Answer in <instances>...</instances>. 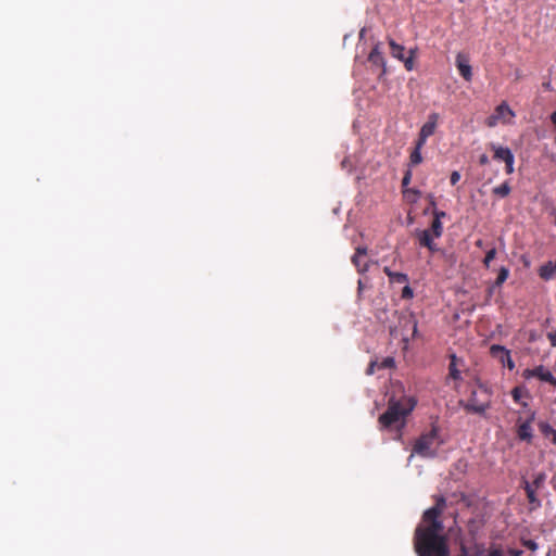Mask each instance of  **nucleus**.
I'll return each mask as SVG.
<instances>
[{"instance_id":"f257e3e1","label":"nucleus","mask_w":556,"mask_h":556,"mask_svg":"<svg viewBox=\"0 0 556 556\" xmlns=\"http://www.w3.org/2000/svg\"><path fill=\"white\" fill-rule=\"evenodd\" d=\"M445 506V498L439 496L434 506L425 510L422 523L414 534V547L418 556H450L447 538L443 534L444 526L440 519Z\"/></svg>"},{"instance_id":"f03ea898","label":"nucleus","mask_w":556,"mask_h":556,"mask_svg":"<svg viewBox=\"0 0 556 556\" xmlns=\"http://www.w3.org/2000/svg\"><path fill=\"white\" fill-rule=\"evenodd\" d=\"M417 399L410 395H402L396 399L390 396L388 407L378 418L380 429H390L392 427L402 430L406 424V417L415 409Z\"/></svg>"},{"instance_id":"7ed1b4c3","label":"nucleus","mask_w":556,"mask_h":556,"mask_svg":"<svg viewBox=\"0 0 556 556\" xmlns=\"http://www.w3.org/2000/svg\"><path fill=\"white\" fill-rule=\"evenodd\" d=\"M460 405L468 413L484 415L491 406L490 393L486 388L480 387V392L473 390L467 402H460Z\"/></svg>"},{"instance_id":"20e7f679","label":"nucleus","mask_w":556,"mask_h":556,"mask_svg":"<svg viewBox=\"0 0 556 556\" xmlns=\"http://www.w3.org/2000/svg\"><path fill=\"white\" fill-rule=\"evenodd\" d=\"M439 437V427L437 425H432L431 430L427 433H422L414 443L413 446V453L410 454L409 458L414 456V454H417L420 457L427 458V457H433L434 451L432 450V446L435 442V440Z\"/></svg>"},{"instance_id":"39448f33","label":"nucleus","mask_w":556,"mask_h":556,"mask_svg":"<svg viewBox=\"0 0 556 556\" xmlns=\"http://www.w3.org/2000/svg\"><path fill=\"white\" fill-rule=\"evenodd\" d=\"M546 473L541 471L534 475L533 480L530 482L522 479L521 485L526 491V495L531 509L541 507V500L538 497V491L544 488L546 481Z\"/></svg>"},{"instance_id":"423d86ee","label":"nucleus","mask_w":556,"mask_h":556,"mask_svg":"<svg viewBox=\"0 0 556 556\" xmlns=\"http://www.w3.org/2000/svg\"><path fill=\"white\" fill-rule=\"evenodd\" d=\"M399 325L403 328V330L410 331V333L402 332V340L404 343H408L410 340L415 339L418 336V327L417 319L412 313H402L399 316Z\"/></svg>"},{"instance_id":"0eeeda50","label":"nucleus","mask_w":556,"mask_h":556,"mask_svg":"<svg viewBox=\"0 0 556 556\" xmlns=\"http://www.w3.org/2000/svg\"><path fill=\"white\" fill-rule=\"evenodd\" d=\"M439 117H440L439 114L435 112L430 113L428 115V119L421 126L419 135H418L417 141H418L419 147H424L427 142V139L434 134L435 128L438 126Z\"/></svg>"},{"instance_id":"6e6552de","label":"nucleus","mask_w":556,"mask_h":556,"mask_svg":"<svg viewBox=\"0 0 556 556\" xmlns=\"http://www.w3.org/2000/svg\"><path fill=\"white\" fill-rule=\"evenodd\" d=\"M490 354L497 358L503 366L508 367V369L515 368V363L511 359L510 352L503 345L493 344L490 348Z\"/></svg>"},{"instance_id":"1a4fd4ad","label":"nucleus","mask_w":556,"mask_h":556,"mask_svg":"<svg viewBox=\"0 0 556 556\" xmlns=\"http://www.w3.org/2000/svg\"><path fill=\"white\" fill-rule=\"evenodd\" d=\"M525 378H531L535 377L540 379L541 381L548 382L552 386L556 387V378L553 376V374L546 369L544 366L540 365L534 367L533 369H526L523 371Z\"/></svg>"},{"instance_id":"9d476101","label":"nucleus","mask_w":556,"mask_h":556,"mask_svg":"<svg viewBox=\"0 0 556 556\" xmlns=\"http://www.w3.org/2000/svg\"><path fill=\"white\" fill-rule=\"evenodd\" d=\"M455 64L459 75L466 81H470L472 79V68L469 64V56L462 52L457 53Z\"/></svg>"},{"instance_id":"9b49d317","label":"nucleus","mask_w":556,"mask_h":556,"mask_svg":"<svg viewBox=\"0 0 556 556\" xmlns=\"http://www.w3.org/2000/svg\"><path fill=\"white\" fill-rule=\"evenodd\" d=\"M415 235L418 239L419 245L427 248L430 253L440 251L438 244L434 242L435 237L430 232V230H417Z\"/></svg>"},{"instance_id":"f8f14e48","label":"nucleus","mask_w":556,"mask_h":556,"mask_svg":"<svg viewBox=\"0 0 556 556\" xmlns=\"http://www.w3.org/2000/svg\"><path fill=\"white\" fill-rule=\"evenodd\" d=\"M535 414L532 413L528 419L517 425V437L521 441L531 442L532 434V421L534 420Z\"/></svg>"},{"instance_id":"ddd939ff","label":"nucleus","mask_w":556,"mask_h":556,"mask_svg":"<svg viewBox=\"0 0 556 556\" xmlns=\"http://www.w3.org/2000/svg\"><path fill=\"white\" fill-rule=\"evenodd\" d=\"M539 277L544 281H549L556 274V258L542 264L538 269Z\"/></svg>"},{"instance_id":"4468645a","label":"nucleus","mask_w":556,"mask_h":556,"mask_svg":"<svg viewBox=\"0 0 556 556\" xmlns=\"http://www.w3.org/2000/svg\"><path fill=\"white\" fill-rule=\"evenodd\" d=\"M490 149L494 152V159L506 163L508 160L514 157L513 152L507 147L497 146L490 143Z\"/></svg>"},{"instance_id":"2eb2a0df","label":"nucleus","mask_w":556,"mask_h":556,"mask_svg":"<svg viewBox=\"0 0 556 556\" xmlns=\"http://www.w3.org/2000/svg\"><path fill=\"white\" fill-rule=\"evenodd\" d=\"M383 273L388 276L391 283H407L408 276L403 273L393 271L390 267L386 266Z\"/></svg>"},{"instance_id":"dca6fc26","label":"nucleus","mask_w":556,"mask_h":556,"mask_svg":"<svg viewBox=\"0 0 556 556\" xmlns=\"http://www.w3.org/2000/svg\"><path fill=\"white\" fill-rule=\"evenodd\" d=\"M368 61L377 66H384V58L380 49V43H377L368 55Z\"/></svg>"},{"instance_id":"f3484780","label":"nucleus","mask_w":556,"mask_h":556,"mask_svg":"<svg viewBox=\"0 0 556 556\" xmlns=\"http://www.w3.org/2000/svg\"><path fill=\"white\" fill-rule=\"evenodd\" d=\"M367 254V249L365 247H357L354 255L352 256V263L355 265L359 273H364L367 270V264L357 263V257H363Z\"/></svg>"},{"instance_id":"a211bd4d","label":"nucleus","mask_w":556,"mask_h":556,"mask_svg":"<svg viewBox=\"0 0 556 556\" xmlns=\"http://www.w3.org/2000/svg\"><path fill=\"white\" fill-rule=\"evenodd\" d=\"M459 556H503L498 549L492 551H479L475 553H470L465 546L460 547Z\"/></svg>"},{"instance_id":"6ab92c4d","label":"nucleus","mask_w":556,"mask_h":556,"mask_svg":"<svg viewBox=\"0 0 556 556\" xmlns=\"http://www.w3.org/2000/svg\"><path fill=\"white\" fill-rule=\"evenodd\" d=\"M389 46L393 58L404 60L405 48L402 45L396 43L393 39H389Z\"/></svg>"},{"instance_id":"aec40b11","label":"nucleus","mask_w":556,"mask_h":556,"mask_svg":"<svg viewBox=\"0 0 556 556\" xmlns=\"http://www.w3.org/2000/svg\"><path fill=\"white\" fill-rule=\"evenodd\" d=\"M448 376L453 380H459L462 378L460 377V371L457 369V357H456L455 354L451 355V362H450V365H448Z\"/></svg>"},{"instance_id":"412c9836","label":"nucleus","mask_w":556,"mask_h":556,"mask_svg":"<svg viewBox=\"0 0 556 556\" xmlns=\"http://www.w3.org/2000/svg\"><path fill=\"white\" fill-rule=\"evenodd\" d=\"M421 149H422V147H419L418 141H416V147L409 155V165L410 166H416L422 162Z\"/></svg>"},{"instance_id":"4be33fe9","label":"nucleus","mask_w":556,"mask_h":556,"mask_svg":"<svg viewBox=\"0 0 556 556\" xmlns=\"http://www.w3.org/2000/svg\"><path fill=\"white\" fill-rule=\"evenodd\" d=\"M510 191L511 187L507 181L503 182L497 187H494L492 190L493 194L498 195L500 198L507 197L510 193Z\"/></svg>"},{"instance_id":"5701e85b","label":"nucleus","mask_w":556,"mask_h":556,"mask_svg":"<svg viewBox=\"0 0 556 556\" xmlns=\"http://www.w3.org/2000/svg\"><path fill=\"white\" fill-rule=\"evenodd\" d=\"M403 195L409 203H415L420 197V191L413 188H407L403 190Z\"/></svg>"},{"instance_id":"b1692460","label":"nucleus","mask_w":556,"mask_h":556,"mask_svg":"<svg viewBox=\"0 0 556 556\" xmlns=\"http://www.w3.org/2000/svg\"><path fill=\"white\" fill-rule=\"evenodd\" d=\"M427 230H430V232L435 238H440L443 233V225L441 220H439L438 218H433L430 228H428Z\"/></svg>"},{"instance_id":"393cba45","label":"nucleus","mask_w":556,"mask_h":556,"mask_svg":"<svg viewBox=\"0 0 556 556\" xmlns=\"http://www.w3.org/2000/svg\"><path fill=\"white\" fill-rule=\"evenodd\" d=\"M539 429L545 438H551L553 433L556 431L549 424L545 421H541L539 424Z\"/></svg>"},{"instance_id":"a878e982","label":"nucleus","mask_w":556,"mask_h":556,"mask_svg":"<svg viewBox=\"0 0 556 556\" xmlns=\"http://www.w3.org/2000/svg\"><path fill=\"white\" fill-rule=\"evenodd\" d=\"M508 275H509L508 269L506 267H502L498 271L497 278L495 280V285L501 286L502 283H504L506 281V279L508 278Z\"/></svg>"},{"instance_id":"bb28decb","label":"nucleus","mask_w":556,"mask_h":556,"mask_svg":"<svg viewBox=\"0 0 556 556\" xmlns=\"http://www.w3.org/2000/svg\"><path fill=\"white\" fill-rule=\"evenodd\" d=\"M496 112L498 115H505L508 114L510 116H515V113L511 111V109L508 106L507 103L503 102L496 108Z\"/></svg>"},{"instance_id":"cd10ccee","label":"nucleus","mask_w":556,"mask_h":556,"mask_svg":"<svg viewBox=\"0 0 556 556\" xmlns=\"http://www.w3.org/2000/svg\"><path fill=\"white\" fill-rule=\"evenodd\" d=\"M414 54H415V51L410 50L409 56H407V58L404 56V60H402L404 62L405 68L407 71H412L414 68Z\"/></svg>"},{"instance_id":"c85d7f7f","label":"nucleus","mask_w":556,"mask_h":556,"mask_svg":"<svg viewBox=\"0 0 556 556\" xmlns=\"http://www.w3.org/2000/svg\"><path fill=\"white\" fill-rule=\"evenodd\" d=\"M495 255H496V249H495V248H493V249L489 250V251L486 252V254H485L484 260H483V264H484L486 267H489V266H490L491 261H493V260H494Z\"/></svg>"},{"instance_id":"c756f323","label":"nucleus","mask_w":556,"mask_h":556,"mask_svg":"<svg viewBox=\"0 0 556 556\" xmlns=\"http://www.w3.org/2000/svg\"><path fill=\"white\" fill-rule=\"evenodd\" d=\"M394 366V358L386 357L380 364L378 363V369L380 368H392Z\"/></svg>"},{"instance_id":"7c9ffc66","label":"nucleus","mask_w":556,"mask_h":556,"mask_svg":"<svg viewBox=\"0 0 556 556\" xmlns=\"http://www.w3.org/2000/svg\"><path fill=\"white\" fill-rule=\"evenodd\" d=\"M402 299L404 300H409L414 296V291L413 289L406 285L403 290H402V294H401Z\"/></svg>"},{"instance_id":"2f4dec72","label":"nucleus","mask_w":556,"mask_h":556,"mask_svg":"<svg viewBox=\"0 0 556 556\" xmlns=\"http://www.w3.org/2000/svg\"><path fill=\"white\" fill-rule=\"evenodd\" d=\"M410 180H412V170L407 169L405 172V174H404L403 179H402L403 190L408 188V185L410 184Z\"/></svg>"},{"instance_id":"473e14b6","label":"nucleus","mask_w":556,"mask_h":556,"mask_svg":"<svg viewBox=\"0 0 556 556\" xmlns=\"http://www.w3.org/2000/svg\"><path fill=\"white\" fill-rule=\"evenodd\" d=\"M511 396L516 403L520 402V399L522 396V391L519 387H516L511 390Z\"/></svg>"},{"instance_id":"72a5a7b5","label":"nucleus","mask_w":556,"mask_h":556,"mask_svg":"<svg viewBox=\"0 0 556 556\" xmlns=\"http://www.w3.org/2000/svg\"><path fill=\"white\" fill-rule=\"evenodd\" d=\"M515 156L505 163V172L510 175L514 173Z\"/></svg>"},{"instance_id":"f704fd0d","label":"nucleus","mask_w":556,"mask_h":556,"mask_svg":"<svg viewBox=\"0 0 556 556\" xmlns=\"http://www.w3.org/2000/svg\"><path fill=\"white\" fill-rule=\"evenodd\" d=\"M523 546L534 552L538 548V544L533 540H526L522 542Z\"/></svg>"},{"instance_id":"c9c22d12","label":"nucleus","mask_w":556,"mask_h":556,"mask_svg":"<svg viewBox=\"0 0 556 556\" xmlns=\"http://www.w3.org/2000/svg\"><path fill=\"white\" fill-rule=\"evenodd\" d=\"M459 179H460V174L458 172L454 170L450 177L451 185L455 186L459 181Z\"/></svg>"},{"instance_id":"e433bc0d","label":"nucleus","mask_w":556,"mask_h":556,"mask_svg":"<svg viewBox=\"0 0 556 556\" xmlns=\"http://www.w3.org/2000/svg\"><path fill=\"white\" fill-rule=\"evenodd\" d=\"M546 337H547L551 345L556 348V331L547 332Z\"/></svg>"},{"instance_id":"4c0bfd02","label":"nucleus","mask_w":556,"mask_h":556,"mask_svg":"<svg viewBox=\"0 0 556 556\" xmlns=\"http://www.w3.org/2000/svg\"><path fill=\"white\" fill-rule=\"evenodd\" d=\"M376 368H378V362H376V361L370 362V364L366 370L367 375H372L376 371Z\"/></svg>"},{"instance_id":"58836bf2","label":"nucleus","mask_w":556,"mask_h":556,"mask_svg":"<svg viewBox=\"0 0 556 556\" xmlns=\"http://www.w3.org/2000/svg\"><path fill=\"white\" fill-rule=\"evenodd\" d=\"M490 162L489 156L486 154H481L479 157V164L484 166L488 165Z\"/></svg>"},{"instance_id":"ea45409f","label":"nucleus","mask_w":556,"mask_h":556,"mask_svg":"<svg viewBox=\"0 0 556 556\" xmlns=\"http://www.w3.org/2000/svg\"><path fill=\"white\" fill-rule=\"evenodd\" d=\"M445 216H446V213L443 211H438V210L433 211V218H438L439 220H441V218L445 217Z\"/></svg>"},{"instance_id":"a19ab883","label":"nucleus","mask_w":556,"mask_h":556,"mask_svg":"<svg viewBox=\"0 0 556 556\" xmlns=\"http://www.w3.org/2000/svg\"><path fill=\"white\" fill-rule=\"evenodd\" d=\"M551 122L553 123V125L555 126L556 128V111H554L552 114H551Z\"/></svg>"},{"instance_id":"79ce46f5","label":"nucleus","mask_w":556,"mask_h":556,"mask_svg":"<svg viewBox=\"0 0 556 556\" xmlns=\"http://www.w3.org/2000/svg\"><path fill=\"white\" fill-rule=\"evenodd\" d=\"M510 555H511V556H521V555H522V552H521V551H517V549H513V551L510 552Z\"/></svg>"},{"instance_id":"37998d69","label":"nucleus","mask_w":556,"mask_h":556,"mask_svg":"<svg viewBox=\"0 0 556 556\" xmlns=\"http://www.w3.org/2000/svg\"><path fill=\"white\" fill-rule=\"evenodd\" d=\"M551 440H552V443L554 445H556V431L553 433V435L551 437Z\"/></svg>"},{"instance_id":"c03bdc74","label":"nucleus","mask_w":556,"mask_h":556,"mask_svg":"<svg viewBox=\"0 0 556 556\" xmlns=\"http://www.w3.org/2000/svg\"><path fill=\"white\" fill-rule=\"evenodd\" d=\"M396 332H397V329H396V328H391V329H390V333H391L392 336H396V334H397Z\"/></svg>"},{"instance_id":"a18cd8bd","label":"nucleus","mask_w":556,"mask_h":556,"mask_svg":"<svg viewBox=\"0 0 556 556\" xmlns=\"http://www.w3.org/2000/svg\"><path fill=\"white\" fill-rule=\"evenodd\" d=\"M543 87H544L545 89L549 90V89H551V84H549V83H544V84H543Z\"/></svg>"},{"instance_id":"49530a36","label":"nucleus","mask_w":556,"mask_h":556,"mask_svg":"<svg viewBox=\"0 0 556 556\" xmlns=\"http://www.w3.org/2000/svg\"><path fill=\"white\" fill-rule=\"evenodd\" d=\"M430 202H431L432 206H435V201H434L433 197H430Z\"/></svg>"},{"instance_id":"de8ad7c7","label":"nucleus","mask_w":556,"mask_h":556,"mask_svg":"<svg viewBox=\"0 0 556 556\" xmlns=\"http://www.w3.org/2000/svg\"><path fill=\"white\" fill-rule=\"evenodd\" d=\"M357 263H362V257H357Z\"/></svg>"},{"instance_id":"09e8293b","label":"nucleus","mask_w":556,"mask_h":556,"mask_svg":"<svg viewBox=\"0 0 556 556\" xmlns=\"http://www.w3.org/2000/svg\"><path fill=\"white\" fill-rule=\"evenodd\" d=\"M555 225H556V212H555Z\"/></svg>"}]
</instances>
